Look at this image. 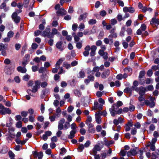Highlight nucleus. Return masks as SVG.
<instances>
[{
  "label": "nucleus",
  "mask_w": 159,
  "mask_h": 159,
  "mask_svg": "<svg viewBox=\"0 0 159 159\" xmlns=\"http://www.w3.org/2000/svg\"><path fill=\"white\" fill-rule=\"evenodd\" d=\"M74 93L76 96H78V97L80 96L81 95V93L79 90L77 89H76L75 90Z\"/></svg>",
  "instance_id": "42"
},
{
  "label": "nucleus",
  "mask_w": 159,
  "mask_h": 159,
  "mask_svg": "<svg viewBox=\"0 0 159 159\" xmlns=\"http://www.w3.org/2000/svg\"><path fill=\"white\" fill-rule=\"evenodd\" d=\"M137 133V130L135 128H133L131 131V133L133 135H135Z\"/></svg>",
  "instance_id": "48"
},
{
  "label": "nucleus",
  "mask_w": 159,
  "mask_h": 159,
  "mask_svg": "<svg viewBox=\"0 0 159 159\" xmlns=\"http://www.w3.org/2000/svg\"><path fill=\"white\" fill-rule=\"evenodd\" d=\"M85 28V25L83 23H81L79 26V29L80 30H83Z\"/></svg>",
  "instance_id": "36"
},
{
  "label": "nucleus",
  "mask_w": 159,
  "mask_h": 159,
  "mask_svg": "<svg viewBox=\"0 0 159 159\" xmlns=\"http://www.w3.org/2000/svg\"><path fill=\"white\" fill-rule=\"evenodd\" d=\"M41 31L39 30H37L35 31L34 33V36H36L39 35V34L41 35Z\"/></svg>",
  "instance_id": "57"
},
{
  "label": "nucleus",
  "mask_w": 159,
  "mask_h": 159,
  "mask_svg": "<svg viewBox=\"0 0 159 159\" xmlns=\"http://www.w3.org/2000/svg\"><path fill=\"white\" fill-rule=\"evenodd\" d=\"M115 115H116V114H120L121 113H124L123 111V109L122 108H120L117 111H116V112L115 111Z\"/></svg>",
  "instance_id": "38"
},
{
  "label": "nucleus",
  "mask_w": 159,
  "mask_h": 159,
  "mask_svg": "<svg viewBox=\"0 0 159 159\" xmlns=\"http://www.w3.org/2000/svg\"><path fill=\"white\" fill-rule=\"evenodd\" d=\"M76 47L78 49H80L82 47V43L81 42H79L76 43Z\"/></svg>",
  "instance_id": "47"
},
{
  "label": "nucleus",
  "mask_w": 159,
  "mask_h": 159,
  "mask_svg": "<svg viewBox=\"0 0 159 159\" xmlns=\"http://www.w3.org/2000/svg\"><path fill=\"white\" fill-rule=\"evenodd\" d=\"M30 78V76L28 75H26L23 76V79L24 80L27 81L29 80Z\"/></svg>",
  "instance_id": "46"
},
{
  "label": "nucleus",
  "mask_w": 159,
  "mask_h": 159,
  "mask_svg": "<svg viewBox=\"0 0 159 159\" xmlns=\"http://www.w3.org/2000/svg\"><path fill=\"white\" fill-rule=\"evenodd\" d=\"M80 132L81 134L84 135L85 134L86 130L84 128H81L80 130Z\"/></svg>",
  "instance_id": "64"
},
{
  "label": "nucleus",
  "mask_w": 159,
  "mask_h": 159,
  "mask_svg": "<svg viewBox=\"0 0 159 159\" xmlns=\"http://www.w3.org/2000/svg\"><path fill=\"white\" fill-rule=\"evenodd\" d=\"M66 152V149L65 148H63L61 149L60 153L61 155H63L64 153Z\"/></svg>",
  "instance_id": "40"
},
{
  "label": "nucleus",
  "mask_w": 159,
  "mask_h": 159,
  "mask_svg": "<svg viewBox=\"0 0 159 159\" xmlns=\"http://www.w3.org/2000/svg\"><path fill=\"white\" fill-rule=\"evenodd\" d=\"M123 104L122 102L118 101L116 104H114L111 107V108L109 109V111L111 115L112 116H115V112H116V110H117L119 107L122 106Z\"/></svg>",
  "instance_id": "2"
},
{
  "label": "nucleus",
  "mask_w": 159,
  "mask_h": 159,
  "mask_svg": "<svg viewBox=\"0 0 159 159\" xmlns=\"http://www.w3.org/2000/svg\"><path fill=\"white\" fill-rule=\"evenodd\" d=\"M152 69L154 70H159V64L157 66H153L152 67Z\"/></svg>",
  "instance_id": "54"
},
{
  "label": "nucleus",
  "mask_w": 159,
  "mask_h": 159,
  "mask_svg": "<svg viewBox=\"0 0 159 159\" xmlns=\"http://www.w3.org/2000/svg\"><path fill=\"white\" fill-rule=\"evenodd\" d=\"M1 114L5 115L6 114H10L11 113V110L8 108L5 107L2 110H0Z\"/></svg>",
  "instance_id": "13"
},
{
  "label": "nucleus",
  "mask_w": 159,
  "mask_h": 159,
  "mask_svg": "<svg viewBox=\"0 0 159 159\" xmlns=\"http://www.w3.org/2000/svg\"><path fill=\"white\" fill-rule=\"evenodd\" d=\"M62 42H58L57 43L56 45V47L58 49H59L61 50H63V48H62Z\"/></svg>",
  "instance_id": "21"
},
{
  "label": "nucleus",
  "mask_w": 159,
  "mask_h": 159,
  "mask_svg": "<svg viewBox=\"0 0 159 159\" xmlns=\"http://www.w3.org/2000/svg\"><path fill=\"white\" fill-rule=\"evenodd\" d=\"M30 55L28 54L25 55L24 61H23L22 64L23 66H25L29 61Z\"/></svg>",
  "instance_id": "14"
},
{
  "label": "nucleus",
  "mask_w": 159,
  "mask_h": 159,
  "mask_svg": "<svg viewBox=\"0 0 159 159\" xmlns=\"http://www.w3.org/2000/svg\"><path fill=\"white\" fill-rule=\"evenodd\" d=\"M76 132V130H71L69 135L68 136V138L69 139H72L75 137V135Z\"/></svg>",
  "instance_id": "15"
},
{
  "label": "nucleus",
  "mask_w": 159,
  "mask_h": 159,
  "mask_svg": "<svg viewBox=\"0 0 159 159\" xmlns=\"http://www.w3.org/2000/svg\"><path fill=\"white\" fill-rule=\"evenodd\" d=\"M132 88L133 90L138 92L139 95H143L145 93L146 89L143 87H141L139 88H135L133 87Z\"/></svg>",
  "instance_id": "4"
},
{
  "label": "nucleus",
  "mask_w": 159,
  "mask_h": 159,
  "mask_svg": "<svg viewBox=\"0 0 159 159\" xmlns=\"http://www.w3.org/2000/svg\"><path fill=\"white\" fill-rule=\"evenodd\" d=\"M123 10L125 12H129L130 13H133L135 11L134 8L132 7H124Z\"/></svg>",
  "instance_id": "10"
},
{
  "label": "nucleus",
  "mask_w": 159,
  "mask_h": 159,
  "mask_svg": "<svg viewBox=\"0 0 159 159\" xmlns=\"http://www.w3.org/2000/svg\"><path fill=\"white\" fill-rule=\"evenodd\" d=\"M150 146V149L152 151H154L155 150V146L153 144H152L151 143L150 144L148 145L147 146V147Z\"/></svg>",
  "instance_id": "30"
},
{
  "label": "nucleus",
  "mask_w": 159,
  "mask_h": 159,
  "mask_svg": "<svg viewBox=\"0 0 159 159\" xmlns=\"http://www.w3.org/2000/svg\"><path fill=\"white\" fill-rule=\"evenodd\" d=\"M133 90H134L132 88V87L131 88H126L124 89V93H131Z\"/></svg>",
  "instance_id": "24"
},
{
  "label": "nucleus",
  "mask_w": 159,
  "mask_h": 159,
  "mask_svg": "<svg viewBox=\"0 0 159 159\" xmlns=\"http://www.w3.org/2000/svg\"><path fill=\"white\" fill-rule=\"evenodd\" d=\"M41 35L44 37H47L48 38H51L52 35L50 34V29L49 28H46L45 30L43 32Z\"/></svg>",
  "instance_id": "5"
},
{
  "label": "nucleus",
  "mask_w": 159,
  "mask_h": 159,
  "mask_svg": "<svg viewBox=\"0 0 159 159\" xmlns=\"http://www.w3.org/2000/svg\"><path fill=\"white\" fill-rule=\"evenodd\" d=\"M135 109V107L133 105H130L129 107V110L130 111H133Z\"/></svg>",
  "instance_id": "62"
},
{
  "label": "nucleus",
  "mask_w": 159,
  "mask_h": 159,
  "mask_svg": "<svg viewBox=\"0 0 159 159\" xmlns=\"http://www.w3.org/2000/svg\"><path fill=\"white\" fill-rule=\"evenodd\" d=\"M65 120L64 118H61L58 122V128L60 130H62L63 128V124L65 123Z\"/></svg>",
  "instance_id": "9"
},
{
  "label": "nucleus",
  "mask_w": 159,
  "mask_h": 159,
  "mask_svg": "<svg viewBox=\"0 0 159 159\" xmlns=\"http://www.w3.org/2000/svg\"><path fill=\"white\" fill-rule=\"evenodd\" d=\"M71 129H72V130H76V129L77 128V125L75 123H73L70 125Z\"/></svg>",
  "instance_id": "29"
},
{
  "label": "nucleus",
  "mask_w": 159,
  "mask_h": 159,
  "mask_svg": "<svg viewBox=\"0 0 159 159\" xmlns=\"http://www.w3.org/2000/svg\"><path fill=\"white\" fill-rule=\"evenodd\" d=\"M87 16V14L86 13H85L81 15L79 17L78 19L80 21L84 20L86 18Z\"/></svg>",
  "instance_id": "22"
},
{
  "label": "nucleus",
  "mask_w": 159,
  "mask_h": 159,
  "mask_svg": "<svg viewBox=\"0 0 159 159\" xmlns=\"http://www.w3.org/2000/svg\"><path fill=\"white\" fill-rule=\"evenodd\" d=\"M63 66L65 67L66 69H69L71 67V65L69 64H68L66 62H64L63 63Z\"/></svg>",
  "instance_id": "28"
},
{
  "label": "nucleus",
  "mask_w": 159,
  "mask_h": 159,
  "mask_svg": "<svg viewBox=\"0 0 159 159\" xmlns=\"http://www.w3.org/2000/svg\"><path fill=\"white\" fill-rule=\"evenodd\" d=\"M65 60L64 58H61L57 62L55 65V67L56 68H59L60 65L62 63V62Z\"/></svg>",
  "instance_id": "19"
},
{
  "label": "nucleus",
  "mask_w": 159,
  "mask_h": 159,
  "mask_svg": "<svg viewBox=\"0 0 159 159\" xmlns=\"http://www.w3.org/2000/svg\"><path fill=\"white\" fill-rule=\"evenodd\" d=\"M88 131L89 133H94L95 131V129L92 128H89L88 129Z\"/></svg>",
  "instance_id": "56"
},
{
  "label": "nucleus",
  "mask_w": 159,
  "mask_h": 159,
  "mask_svg": "<svg viewBox=\"0 0 159 159\" xmlns=\"http://www.w3.org/2000/svg\"><path fill=\"white\" fill-rule=\"evenodd\" d=\"M38 66H32V71L34 72H35L37 71L38 69Z\"/></svg>",
  "instance_id": "52"
},
{
  "label": "nucleus",
  "mask_w": 159,
  "mask_h": 159,
  "mask_svg": "<svg viewBox=\"0 0 159 159\" xmlns=\"http://www.w3.org/2000/svg\"><path fill=\"white\" fill-rule=\"evenodd\" d=\"M137 148H135L131 149L130 151L127 153V155L128 156H134L137 153Z\"/></svg>",
  "instance_id": "7"
},
{
  "label": "nucleus",
  "mask_w": 159,
  "mask_h": 159,
  "mask_svg": "<svg viewBox=\"0 0 159 159\" xmlns=\"http://www.w3.org/2000/svg\"><path fill=\"white\" fill-rule=\"evenodd\" d=\"M110 72L109 70H107L105 72H103L101 75V77L103 79L107 78L109 75Z\"/></svg>",
  "instance_id": "16"
},
{
  "label": "nucleus",
  "mask_w": 159,
  "mask_h": 159,
  "mask_svg": "<svg viewBox=\"0 0 159 159\" xmlns=\"http://www.w3.org/2000/svg\"><path fill=\"white\" fill-rule=\"evenodd\" d=\"M14 35V33L12 31H10L8 33L7 36L9 38L12 37Z\"/></svg>",
  "instance_id": "49"
},
{
  "label": "nucleus",
  "mask_w": 159,
  "mask_h": 159,
  "mask_svg": "<svg viewBox=\"0 0 159 159\" xmlns=\"http://www.w3.org/2000/svg\"><path fill=\"white\" fill-rule=\"evenodd\" d=\"M145 73V71H144L142 70L140 71L139 73V78H142L143 76H144Z\"/></svg>",
  "instance_id": "33"
},
{
  "label": "nucleus",
  "mask_w": 159,
  "mask_h": 159,
  "mask_svg": "<svg viewBox=\"0 0 159 159\" xmlns=\"http://www.w3.org/2000/svg\"><path fill=\"white\" fill-rule=\"evenodd\" d=\"M17 13L16 12H14L12 15V18L15 22L17 23L20 22V17L17 16Z\"/></svg>",
  "instance_id": "6"
},
{
  "label": "nucleus",
  "mask_w": 159,
  "mask_h": 159,
  "mask_svg": "<svg viewBox=\"0 0 159 159\" xmlns=\"http://www.w3.org/2000/svg\"><path fill=\"white\" fill-rule=\"evenodd\" d=\"M6 7V3L5 2H3L1 4L0 6L1 9H4L5 11H7L9 9L8 7Z\"/></svg>",
  "instance_id": "23"
},
{
  "label": "nucleus",
  "mask_w": 159,
  "mask_h": 159,
  "mask_svg": "<svg viewBox=\"0 0 159 159\" xmlns=\"http://www.w3.org/2000/svg\"><path fill=\"white\" fill-rule=\"evenodd\" d=\"M58 31L55 28H53L52 29L51 33L50 34H51L52 36L51 38H52L53 37V36L55 34H57Z\"/></svg>",
  "instance_id": "27"
},
{
  "label": "nucleus",
  "mask_w": 159,
  "mask_h": 159,
  "mask_svg": "<svg viewBox=\"0 0 159 159\" xmlns=\"http://www.w3.org/2000/svg\"><path fill=\"white\" fill-rule=\"evenodd\" d=\"M29 3V0H25L23 2V5L25 7H27Z\"/></svg>",
  "instance_id": "39"
},
{
  "label": "nucleus",
  "mask_w": 159,
  "mask_h": 159,
  "mask_svg": "<svg viewBox=\"0 0 159 159\" xmlns=\"http://www.w3.org/2000/svg\"><path fill=\"white\" fill-rule=\"evenodd\" d=\"M96 21L94 19H91L89 21V24L90 25H93L95 24Z\"/></svg>",
  "instance_id": "51"
},
{
  "label": "nucleus",
  "mask_w": 159,
  "mask_h": 159,
  "mask_svg": "<svg viewBox=\"0 0 159 159\" xmlns=\"http://www.w3.org/2000/svg\"><path fill=\"white\" fill-rule=\"evenodd\" d=\"M52 132L50 131H46L44 134L42 136L43 139L44 140H46L48 139V137L52 135Z\"/></svg>",
  "instance_id": "12"
},
{
  "label": "nucleus",
  "mask_w": 159,
  "mask_h": 159,
  "mask_svg": "<svg viewBox=\"0 0 159 159\" xmlns=\"http://www.w3.org/2000/svg\"><path fill=\"white\" fill-rule=\"evenodd\" d=\"M78 27V25L77 24H74L73 25L72 29V30L74 31L76 30Z\"/></svg>",
  "instance_id": "60"
},
{
  "label": "nucleus",
  "mask_w": 159,
  "mask_h": 159,
  "mask_svg": "<svg viewBox=\"0 0 159 159\" xmlns=\"http://www.w3.org/2000/svg\"><path fill=\"white\" fill-rule=\"evenodd\" d=\"M7 47L5 46L4 44L2 43H0V51H2L4 49H7Z\"/></svg>",
  "instance_id": "31"
},
{
  "label": "nucleus",
  "mask_w": 159,
  "mask_h": 159,
  "mask_svg": "<svg viewBox=\"0 0 159 159\" xmlns=\"http://www.w3.org/2000/svg\"><path fill=\"white\" fill-rule=\"evenodd\" d=\"M66 12L63 8H61L60 9L58 10L57 12V13L61 15H66Z\"/></svg>",
  "instance_id": "17"
},
{
  "label": "nucleus",
  "mask_w": 159,
  "mask_h": 159,
  "mask_svg": "<svg viewBox=\"0 0 159 159\" xmlns=\"http://www.w3.org/2000/svg\"><path fill=\"white\" fill-rule=\"evenodd\" d=\"M61 111V109L59 107H58L56 109V111L57 114H56V115L57 117H59L60 116Z\"/></svg>",
  "instance_id": "34"
},
{
  "label": "nucleus",
  "mask_w": 159,
  "mask_h": 159,
  "mask_svg": "<svg viewBox=\"0 0 159 159\" xmlns=\"http://www.w3.org/2000/svg\"><path fill=\"white\" fill-rule=\"evenodd\" d=\"M40 85L42 87L44 88L46 87L48 85V83L46 82H43L41 83H40Z\"/></svg>",
  "instance_id": "43"
},
{
  "label": "nucleus",
  "mask_w": 159,
  "mask_h": 159,
  "mask_svg": "<svg viewBox=\"0 0 159 159\" xmlns=\"http://www.w3.org/2000/svg\"><path fill=\"white\" fill-rule=\"evenodd\" d=\"M116 79L118 80H121L123 79L122 75L121 74H119L116 76Z\"/></svg>",
  "instance_id": "61"
},
{
  "label": "nucleus",
  "mask_w": 159,
  "mask_h": 159,
  "mask_svg": "<svg viewBox=\"0 0 159 159\" xmlns=\"http://www.w3.org/2000/svg\"><path fill=\"white\" fill-rule=\"evenodd\" d=\"M66 117L67 118V120L69 122L71 121L72 119V116L70 115H68L66 116Z\"/></svg>",
  "instance_id": "37"
},
{
  "label": "nucleus",
  "mask_w": 159,
  "mask_h": 159,
  "mask_svg": "<svg viewBox=\"0 0 159 159\" xmlns=\"http://www.w3.org/2000/svg\"><path fill=\"white\" fill-rule=\"evenodd\" d=\"M78 76L79 78H83L85 76V74L84 71L81 70L78 73Z\"/></svg>",
  "instance_id": "25"
},
{
  "label": "nucleus",
  "mask_w": 159,
  "mask_h": 159,
  "mask_svg": "<svg viewBox=\"0 0 159 159\" xmlns=\"http://www.w3.org/2000/svg\"><path fill=\"white\" fill-rule=\"evenodd\" d=\"M84 146L83 144H81L77 148L78 151L79 152H82L84 148Z\"/></svg>",
  "instance_id": "26"
},
{
  "label": "nucleus",
  "mask_w": 159,
  "mask_h": 159,
  "mask_svg": "<svg viewBox=\"0 0 159 159\" xmlns=\"http://www.w3.org/2000/svg\"><path fill=\"white\" fill-rule=\"evenodd\" d=\"M74 109V107L72 106H70L67 109V111L68 112H71Z\"/></svg>",
  "instance_id": "58"
},
{
  "label": "nucleus",
  "mask_w": 159,
  "mask_h": 159,
  "mask_svg": "<svg viewBox=\"0 0 159 159\" xmlns=\"http://www.w3.org/2000/svg\"><path fill=\"white\" fill-rule=\"evenodd\" d=\"M28 113L30 114L31 115H32L34 113V110L33 109L30 108L28 110Z\"/></svg>",
  "instance_id": "59"
},
{
  "label": "nucleus",
  "mask_w": 159,
  "mask_h": 159,
  "mask_svg": "<svg viewBox=\"0 0 159 159\" xmlns=\"http://www.w3.org/2000/svg\"><path fill=\"white\" fill-rule=\"evenodd\" d=\"M37 156L38 157V159H42L43 156V154L42 152H39L38 153Z\"/></svg>",
  "instance_id": "41"
},
{
  "label": "nucleus",
  "mask_w": 159,
  "mask_h": 159,
  "mask_svg": "<svg viewBox=\"0 0 159 159\" xmlns=\"http://www.w3.org/2000/svg\"><path fill=\"white\" fill-rule=\"evenodd\" d=\"M40 82L38 80H37L35 81V84L32 87V90H31L30 89H28L27 90V92L28 93H30V92L31 91L33 93H36L38 91V89L40 88Z\"/></svg>",
  "instance_id": "3"
},
{
  "label": "nucleus",
  "mask_w": 159,
  "mask_h": 159,
  "mask_svg": "<svg viewBox=\"0 0 159 159\" xmlns=\"http://www.w3.org/2000/svg\"><path fill=\"white\" fill-rule=\"evenodd\" d=\"M29 121L32 122L35 121L34 116L33 115H30L29 116Z\"/></svg>",
  "instance_id": "44"
},
{
  "label": "nucleus",
  "mask_w": 159,
  "mask_h": 159,
  "mask_svg": "<svg viewBox=\"0 0 159 159\" xmlns=\"http://www.w3.org/2000/svg\"><path fill=\"white\" fill-rule=\"evenodd\" d=\"M150 24L153 26H157L159 25V19H157L156 17H154L152 18Z\"/></svg>",
  "instance_id": "8"
},
{
  "label": "nucleus",
  "mask_w": 159,
  "mask_h": 159,
  "mask_svg": "<svg viewBox=\"0 0 159 159\" xmlns=\"http://www.w3.org/2000/svg\"><path fill=\"white\" fill-rule=\"evenodd\" d=\"M101 115V114L99 112L96 113L95 114L96 122L98 124H100L102 122L100 117Z\"/></svg>",
  "instance_id": "11"
},
{
  "label": "nucleus",
  "mask_w": 159,
  "mask_h": 159,
  "mask_svg": "<svg viewBox=\"0 0 159 159\" xmlns=\"http://www.w3.org/2000/svg\"><path fill=\"white\" fill-rule=\"evenodd\" d=\"M70 127V123L68 122H66L64 125V128L67 129Z\"/></svg>",
  "instance_id": "50"
},
{
  "label": "nucleus",
  "mask_w": 159,
  "mask_h": 159,
  "mask_svg": "<svg viewBox=\"0 0 159 159\" xmlns=\"http://www.w3.org/2000/svg\"><path fill=\"white\" fill-rule=\"evenodd\" d=\"M97 47L95 45H93L91 47L89 45L86 46L84 48V51L83 52V55L85 57L88 56L89 54V51L91 50L90 55L91 56H93L95 55V51Z\"/></svg>",
  "instance_id": "1"
},
{
  "label": "nucleus",
  "mask_w": 159,
  "mask_h": 159,
  "mask_svg": "<svg viewBox=\"0 0 159 159\" xmlns=\"http://www.w3.org/2000/svg\"><path fill=\"white\" fill-rule=\"evenodd\" d=\"M17 69L19 72L22 73H25L26 72V69L24 67L19 66L17 68Z\"/></svg>",
  "instance_id": "18"
},
{
  "label": "nucleus",
  "mask_w": 159,
  "mask_h": 159,
  "mask_svg": "<svg viewBox=\"0 0 159 159\" xmlns=\"http://www.w3.org/2000/svg\"><path fill=\"white\" fill-rule=\"evenodd\" d=\"M126 151H125V150H121L120 152V155L124 157L125 156L126 153Z\"/></svg>",
  "instance_id": "53"
},
{
  "label": "nucleus",
  "mask_w": 159,
  "mask_h": 159,
  "mask_svg": "<svg viewBox=\"0 0 159 159\" xmlns=\"http://www.w3.org/2000/svg\"><path fill=\"white\" fill-rule=\"evenodd\" d=\"M146 28V25L144 24H143L141 25L140 29H141L142 31H144L145 30Z\"/></svg>",
  "instance_id": "35"
},
{
  "label": "nucleus",
  "mask_w": 159,
  "mask_h": 159,
  "mask_svg": "<svg viewBox=\"0 0 159 159\" xmlns=\"http://www.w3.org/2000/svg\"><path fill=\"white\" fill-rule=\"evenodd\" d=\"M56 114H54V115L50 116L49 117V119L51 121L53 122L55 120V119L56 118Z\"/></svg>",
  "instance_id": "32"
},
{
  "label": "nucleus",
  "mask_w": 159,
  "mask_h": 159,
  "mask_svg": "<svg viewBox=\"0 0 159 159\" xmlns=\"http://www.w3.org/2000/svg\"><path fill=\"white\" fill-rule=\"evenodd\" d=\"M57 138L56 136H54L51 139V142H55L57 141Z\"/></svg>",
  "instance_id": "55"
},
{
  "label": "nucleus",
  "mask_w": 159,
  "mask_h": 159,
  "mask_svg": "<svg viewBox=\"0 0 159 159\" xmlns=\"http://www.w3.org/2000/svg\"><path fill=\"white\" fill-rule=\"evenodd\" d=\"M73 37H74L75 41L76 42H78L80 39L79 38V37L77 35H75L73 36Z\"/></svg>",
  "instance_id": "63"
},
{
  "label": "nucleus",
  "mask_w": 159,
  "mask_h": 159,
  "mask_svg": "<svg viewBox=\"0 0 159 159\" xmlns=\"http://www.w3.org/2000/svg\"><path fill=\"white\" fill-rule=\"evenodd\" d=\"M101 149L100 147L98 145H96L95 146L93 150V152L94 154H96L97 151H99Z\"/></svg>",
  "instance_id": "20"
},
{
  "label": "nucleus",
  "mask_w": 159,
  "mask_h": 159,
  "mask_svg": "<svg viewBox=\"0 0 159 159\" xmlns=\"http://www.w3.org/2000/svg\"><path fill=\"white\" fill-rule=\"evenodd\" d=\"M22 122L19 121L16 124V126L18 128H20L22 127Z\"/></svg>",
  "instance_id": "45"
}]
</instances>
